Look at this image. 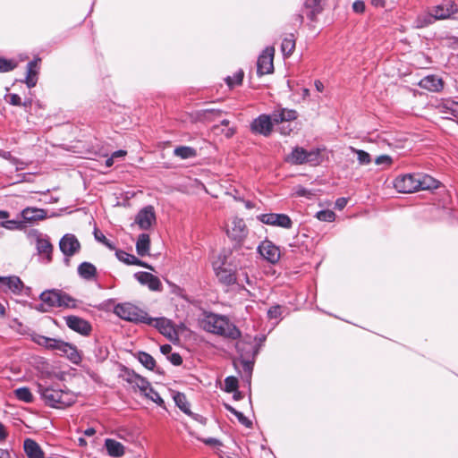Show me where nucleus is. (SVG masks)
Segmentation results:
<instances>
[{"mask_svg": "<svg viewBox=\"0 0 458 458\" xmlns=\"http://www.w3.org/2000/svg\"><path fill=\"white\" fill-rule=\"evenodd\" d=\"M316 217L324 222H333L335 218V214L332 210H320L317 213Z\"/></svg>", "mask_w": 458, "mask_h": 458, "instance_id": "nucleus-46", "label": "nucleus"}, {"mask_svg": "<svg viewBox=\"0 0 458 458\" xmlns=\"http://www.w3.org/2000/svg\"><path fill=\"white\" fill-rule=\"evenodd\" d=\"M78 274L85 280H91L97 274V268L93 264L85 261L79 265Z\"/></svg>", "mask_w": 458, "mask_h": 458, "instance_id": "nucleus-30", "label": "nucleus"}, {"mask_svg": "<svg viewBox=\"0 0 458 458\" xmlns=\"http://www.w3.org/2000/svg\"><path fill=\"white\" fill-rule=\"evenodd\" d=\"M21 220L26 223H35L38 221L44 220L47 217V211L43 208H26L21 210L20 214Z\"/></svg>", "mask_w": 458, "mask_h": 458, "instance_id": "nucleus-20", "label": "nucleus"}, {"mask_svg": "<svg viewBox=\"0 0 458 458\" xmlns=\"http://www.w3.org/2000/svg\"><path fill=\"white\" fill-rule=\"evenodd\" d=\"M236 349L238 353L240 354V359H242L243 353H248L249 358L252 359H255L259 353V347L257 345H254V343L251 340L247 341L246 339H243L242 341H239L236 344Z\"/></svg>", "mask_w": 458, "mask_h": 458, "instance_id": "nucleus-25", "label": "nucleus"}, {"mask_svg": "<svg viewBox=\"0 0 458 458\" xmlns=\"http://www.w3.org/2000/svg\"><path fill=\"white\" fill-rule=\"evenodd\" d=\"M456 12L457 9L451 0L444 1L442 4L435 6L431 11L437 20L447 19Z\"/></svg>", "mask_w": 458, "mask_h": 458, "instance_id": "nucleus-19", "label": "nucleus"}, {"mask_svg": "<svg viewBox=\"0 0 458 458\" xmlns=\"http://www.w3.org/2000/svg\"><path fill=\"white\" fill-rule=\"evenodd\" d=\"M16 66V62L0 57V72H11L14 70Z\"/></svg>", "mask_w": 458, "mask_h": 458, "instance_id": "nucleus-42", "label": "nucleus"}, {"mask_svg": "<svg viewBox=\"0 0 458 458\" xmlns=\"http://www.w3.org/2000/svg\"><path fill=\"white\" fill-rule=\"evenodd\" d=\"M28 237L35 241L36 249L38 253L46 259L47 263L52 261L53 245L50 242L49 237L43 234L37 229H31L28 233Z\"/></svg>", "mask_w": 458, "mask_h": 458, "instance_id": "nucleus-7", "label": "nucleus"}, {"mask_svg": "<svg viewBox=\"0 0 458 458\" xmlns=\"http://www.w3.org/2000/svg\"><path fill=\"white\" fill-rule=\"evenodd\" d=\"M174 401L176 406L185 414L191 415V411L190 410V403L187 401V398L184 394L176 392L173 395Z\"/></svg>", "mask_w": 458, "mask_h": 458, "instance_id": "nucleus-32", "label": "nucleus"}, {"mask_svg": "<svg viewBox=\"0 0 458 458\" xmlns=\"http://www.w3.org/2000/svg\"><path fill=\"white\" fill-rule=\"evenodd\" d=\"M235 416L239 422L244 425L246 428H250L252 427V422L247 417H245L242 412L239 411Z\"/></svg>", "mask_w": 458, "mask_h": 458, "instance_id": "nucleus-53", "label": "nucleus"}, {"mask_svg": "<svg viewBox=\"0 0 458 458\" xmlns=\"http://www.w3.org/2000/svg\"><path fill=\"white\" fill-rule=\"evenodd\" d=\"M351 149L357 154L358 161L360 165H368L371 162L370 156L368 152L354 148H351Z\"/></svg>", "mask_w": 458, "mask_h": 458, "instance_id": "nucleus-45", "label": "nucleus"}, {"mask_svg": "<svg viewBox=\"0 0 458 458\" xmlns=\"http://www.w3.org/2000/svg\"><path fill=\"white\" fill-rule=\"evenodd\" d=\"M295 193L300 197H310L311 195L310 191L302 186H298Z\"/></svg>", "mask_w": 458, "mask_h": 458, "instance_id": "nucleus-59", "label": "nucleus"}, {"mask_svg": "<svg viewBox=\"0 0 458 458\" xmlns=\"http://www.w3.org/2000/svg\"><path fill=\"white\" fill-rule=\"evenodd\" d=\"M105 446L108 455L111 457H122L124 454L123 445L114 439H106Z\"/></svg>", "mask_w": 458, "mask_h": 458, "instance_id": "nucleus-27", "label": "nucleus"}, {"mask_svg": "<svg viewBox=\"0 0 458 458\" xmlns=\"http://www.w3.org/2000/svg\"><path fill=\"white\" fill-rule=\"evenodd\" d=\"M201 327L209 333L236 340L241 336V331L227 317L215 313H205L200 319Z\"/></svg>", "mask_w": 458, "mask_h": 458, "instance_id": "nucleus-3", "label": "nucleus"}, {"mask_svg": "<svg viewBox=\"0 0 458 458\" xmlns=\"http://www.w3.org/2000/svg\"><path fill=\"white\" fill-rule=\"evenodd\" d=\"M64 319L69 328L82 335H89L91 332L90 324L81 318L76 316H67L64 318Z\"/></svg>", "mask_w": 458, "mask_h": 458, "instance_id": "nucleus-16", "label": "nucleus"}, {"mask_svg": "<svg viewBox=\"0 0 458 458\" xmlns=\"http://www.w3.org/2000/svg\"><path fill=\"white\" fill-rule=\"evenodd\" d=\"M168 360H170V362L172 364H174L175 366H179L182 362V359L181 355L177 352L171 353L168 356Z\"/></svg>", "mask_w": 458, "mask_h": 458, "instance_id": "nucleus-57", "label": "nucleus"}, {"mask_svg": "<svg viewBox=\"0 0 458 458\" xmlns=\"http://www.w3.org/2000/svg\"><path fill=\"white\" fill-rule=\"evenodd\" d=\"M23 450L28 458H45V453L40 445L31 438L23 441Z\"/></svg>", "mask_w": 458, "mask_h": 458, "instance_id": "nucleus-23", "label": "nucleus"}, {"mask_svg": "<svg viewBox=\"0 0 458 458\" xmlns=\"http://www.w3.org/2000/svg\"><path fill=\"white\" fill-rule=\"evenodd\" d=\"M283 109L274 112L273 114L270 116L272 123H279L284 122V117H283Z\"/></svg>", "mask_w": 458, "mask_h": 458, "instance_id": "nucleus-54", "label": "nucleus"}, {"mask_svg": "<svg viewBox=\"0 0 458 458\" xmlns=\"http://www.w3.org/2000/svg\"><path fill=\"white\" fill-rule=\"evenodd\" d=\"M193 420L200 422V423H205V420L206 419L204 417H202L201 415L199 414H196V413H193L191 412V415H190Z\"/></svg>", "mask_w": 458, "mask_h": 458, "instance_id": "nucleus-64", "label": "nucleus"}, {"mask_svg": "<svg viewBox=\"0 0 458 458\" xmlns=\"http://www.w3.org/2000/svg\"><path fill=\"white\" fill-rule=\"evenodd\" d=\"M274 54L275 48L273 47H267L264 49L261 55L258 58L257 62V73L259 76L269 74L274 70Z\"/></svg>", "mask_w": 458, "mask_h": 458, "instance_id": "nucleus-9", "label": "nucleus"}, {"mask_svg": "<svg viewBox=\"0 0 458 458\" xmlns=\"http://www.w3.org/2000/svg\"><path fill=\"white\" fill-rule=\"evenodd\" d=\"M0 226L5 228L7 230L14 231H21L26 225H24V221L22 220H6L0 223Z\"/></svg>", "mask_w": 458, "mask_h": 458, "instance_id": "nucleus-39", "label": "nucleus"}, {"mask_svg": "<svg viewBox=\"0 0 458 458\" xmlns=\"http://www.w3.org/2000/svg\"><path fill=\"white\" fill-rule=\"evenodd\" d=\"M126 151L125 150H116L114 151L111 156L113 157L114 159H116V158H120V157H123L126 156Z\"/></svg>", "mask_w": 458, "mask_h": 458, "instance_id": "nucleus-62", "label": "nucleus"}, {"mask_svg": "<svg viewBox=\"0 0 458 458\" xmlns=\"http://www.w3.org/2000/svg\"><path fill=\"white\" fill-rule=\"evenodd\" d=\"M156 221V214L152 206L143 208L136 216L135 222L142 230H148Z\"/></svg>", "mask_w": 458, "mask_h": 458, "instance_id": "nucleus-15", "label": "nucleus"}, {"mask_svg": "<svg viewBox=\"0 0 458 458\" xmlns=\"http://www.w3.org/2000/svg\"><path fill=\"white\" fill-rule=\"evenodd\" d=\"M138 360L148 369L153 370L156 366L155 359L145 352H139L137 353Z\"/></svg>", "mask_w": 458, "mask_h": 458, "instance_id": "nucleus-36", "label": "nucleus"}, {"mask_svg": "<svg viewBox=\"0 0 458 458\" xmlns=\"http://www.w3.org/2000/svg\"><path fill=\"white\" fill-rule=\"evenodd\" d=\"M160 351L163 354H169L172 351V346L170 344H164L160 347Z\"/></svg>", "mask_w": 458, "mask_h": 458, "instance_id": "nucleus-63", "label": "nucleus"}, {"mask_svg": "<svg viewBox=\"0 0 458 458\" xmlns=\"http://www.w3.org/2000/svg\"><path fill=\"white\" fill-rule=\"evenodd\" d=\"M243 72L242 70L236 72L233 76H228L226 79H225V81H226V84L230 87V88H233L236 85H240L242 81V79H243Z\"/></svg>", "mask_w": 458, "mask_h": 458, "instance_id": "nucleus-41", "label": "nucleus"}, {"mask_svg": "<svg viewBox=\"0 0 458 458\" xmlns=\"http://www.w3.org/2000/svg\"><path fill=\"white\" fill-rule=\"evenodd\" d=\"M38 391L46 404L53 408H64L75 402V395L70 391L42 386H38Z\"/></svg>", "mask_w": 458, "mask_h": 458, "instance_id": "nucleus-5", "label": "nucleus"}, {"mask_svg": "<svg viewBox=\"0 0 458 458\" xmlns=\"http://www.w3.org/2000/svg\"><path fill=\"white\" fill-rule=\"evenodd\" d=\"M59 248L64 255V263L66 266L70 265V258L79 252L81 243L75 235L67 233L64 235L59 242Z\"/></svg>", "mask_w": 458, "mask_h": 458, "instance_id": "nucleus-8", "label": "nucleus"}, {"mask_svg": "<svg viewBox=\"0 0 458 458\" xmlns=\"http://www.w3.org/2000/svg\"><path fill=\"white\" fill-rule=\"evenodd\" d=\"M295 49V39L293 34L286 36L281 44V50L284 56H290Z\"/></svg>", "mask_w": 458, "mask_h": 458, "instance_id": "nucleus-34", "label": "nucleus"}, {"mask_svg": "<svg viewBox=\"0 0 458 458\" xmlns=\"http://www.w3.org/2000/svg\"><path fill=\"white\" fill-rule=\"evenodd\" d=\"M320 1L321 0H306L305 1V7L307 9H309V13H307V16L310 19V20H313L314 17L316 16V14L320 12L321 8H320Z\"/></svg>", "mask_w": 458, "mask_h": 458, "instance_id": "nucleus-38", "label": "nucleus"}, {"mask_svg": "<svg viewBox=\"0 0 458 458\" xmlns=\"http://www.w3.org/2000/svg\"><path fill=\"white\" fill-rule=\"evenodd\" d=\"M94 236L98 242L103 243L109 250H115V245L114 242L109 241L101 232L98 231L97 229L94 232Z\"/></svg>", "mask_w": 458, "mask_h": 458, "instance_id": "nucleus-43", "label": "nucleus"}, {"mask_svg": "<svg viewBox=\"0 0 458 458\" xmlns=\"http://www.w3.org/2000/svg\"><path fill=\"white\" fill-rule=\"evenodd\" d=\"M32 341L47 349L53 350L58 339L47 337L38 334H33L31 335Z\"/></svg>", "mask_w": 458, "mask_h": 458, "instance_id": "nucleus-33", "label": "nucleus"}, {"mask_svg": "<svg viewBox=\"0 0 458 458\" xmlns=\"http://www.w3.org/2000/svg\"><path fill=\"white\" fill-rule=\"evenodd\" d=\"M306 163H309L312 165H317L322 161L321 150L319 148H315L310 151L306 150Z\"/></svg>", "mask_w": 458, "mask_h": 458, "instance_id": "nucleus-40", "label": "nucleus"}, {"mask_svg": "<svg viewBox=\"0 0 458 458\" xmlns=\"http://www.w3.org/2000/svg\"><path fill=\"white\" fill-rule=\"evenodd\" d=\"M39 299L41 303L37 307V310L41 312H47L53 308L70 309L76 307V300L59 290H46L40 294Z\"/></svg>", "mask_w": 458, "mask_h": 458, "instance_id": "nucleus-4", "label": "nucleus"}, {"mask_svg": "<svg viewBox=\"0 0 458 458\" xmlns=\"http://www.w3.org/2000/svg\"><path fill=\"white\" fill-rule=\"evenodd\" d=\"M150 246L149 235L147 233H141L139 235V238L136 242V250L137 253L144 257L148 254Z\"/></svg>", "mask_w": 458, "mask_h": 458, "instance_id": "nucleus-31", "label": "nucleus"}, {"mask_svg": "<svg viewBox=\"0 0 458 458\" xmlns=\"http://www.w3.org/2000/svg\"><path fill=\"white\" fill-rule=\"evenodd\" d=\"M135 385L142 394H145L151 387L149 382L140 376L136 377Z\"/></svg>", "mask_w": 458, "mask_h": 458, "instance_id": "nucleus-47", "label": "nucleus"}, {"mask_svg": "<svg viewBox=\"0 0 458 458\" xmlns=\"http://www.w3.org/2000/svg\"><path fill=\"white\" fill-rule=\"evenodd\" d=\"M258 219L263 224L279 226L289 229L293 225L291 218L285 214H262L258 216Z\"/></svg>", "mask_w": 458, "mask_h": 458, "instance_id": "nucleus-10", "label": "nucleus"}, {"mask_svg": "<svg viewBox=\"0 0 458 458\" xmlns=\"http://www.w3.org/2000/svg\"><path fill=\"white\" fill-rule=\"evenodd\" d=\"M231 255L233 259L228 260L226 251L224 250L219 254L218 261L213 263V268L217 279L225 285H231L235 283L240 284V275L236 276L234 270L237 268L242 269V267H245V262L243 261L244 256H242V259H237L239 255L237 250L232 251Z\"/></svg>", "mask_w": 458, "mask_h": 458, "instance_id": "nucleus-1", "label": "nucleus"}, {"mask_svg": "<svg viewBox=\"0 0 458 458\" xmlns=\"http://www.w3.org/2000/svg\"><path fill=\"white\" fill-rule=\"evenodd\" d=\"M346 205H347V199H345V198H339L335 201V208H338L339 210L345 208Z\"/></svg>", "mask_w": 458, "mask_h": 458, "instance_id": "nucleus-61", "label": "nucleus"}, {"mask_svg": "<svg viewBox=\"0 0 458 458\" xmlns=\"http://www.w3.org/2000/svg\"><path fill=\"white\" fill-rule=\"evenodd\" d=\"M436 20L437 19H435L433 13H430L428 15H425L422 17H418L417 24H418V27H425V26L431 24Z\"/></svg>", "mask_w": 458, "mask_h": 458, "instance_id": "nucleus-49", "label": "nucleus"}, {"mask_svg": "<svg viewBox=\"0 0 458 458\" xmlns=\"http://www.w3.org/2000/svg\"><path fill=\"white\" fill-rule=\"evenodd\" d=\"M115 256L120 261H122L127 265H136L139 267L152 269V267L148 265L146 262L141 261L134 255L129 254L123 250H116Z\"/></svg>", "mask_w": 458, "mask_h": 458, "instance_id": "nucleus-26", "label": "nucleus"}, {"mask_svg": "<svg viewBox=\"0 0 458 458\" xmlns=\"http://www.w3.org/2000/svg\"><path fill=\"white\" fill-rule=\"evenodd\" d=\"M114 313L120 318L133 323L145 324L151 321L150 317L146 311L130 302L115 305Z\"/></svg>", "mask_w": 458, "mask_h": 458, "instance_id": "nucleus-6", "label": "nucleus"}, {"mask_svg": "<svg viewBox=\"0 0 458 458\" xmlns=\"http://www.w3.org/2000/svg\"><path fill=\"white\" fill-rule=\"evenodd\" d=\"M375 163L377 165H389L392 164V157L388 155H381L376 158Z\"/></svg>", "mask_w": 458, "mask_h": 458, "instance_id": "nucleus-52", "label": "nucleus"}, {"mask_svg": "<svg viewBox=\"0 0 458 458\" xmlns=\"http://www.w3.org/2000/svg\"><path fill=\"white\" fill-rule=\"evenodd\" d=\"M14 394L18 400L25 402L27 403H32L33 401V395L28 387L23 386L15 389Z\"/></svg>", "mask_w": 458, "mask_h": 458, "instance_id": "nucleus-37", "label": "nucleus"}, {"mask_svg": "<svg viewBox=\"0 0 458 458\" xmlns=\"http://www.w3.org/2000/svg\"><path fill=\"white\" fill-rule=\"evenodd\" d=\"M174 154L182 159H188L194 157L197 155V152L191 147L181 146L174 148Z\"/></svg>", "mask_w": 458, "mask_h": 458, "instance_id": "nucleus-35", "label": "nucleus"}, {"mask_svg": "<svg viewBox=\"0 0 458 458\" xmlns=\"http://www.w3.org/2000/svg\"><path fill=\"white\" fill-rule=\"evenodd\" d=\"M250 127L252 131L268 136L272 131L273 124L269 115L261 114L251 123Z\"/></svg>", "mask_w": 458, "mask_h": 458, "instance_id": "nucleus-17", "label": "nucleus"}, {"mask_svg": "<svg viewBox=\"0 0 458 458\" xmlns=\"http://www.w3.org/2000/svg\"><path fill=\"white\" fill-rule=\"evenodd\" d=\"M144 395L158 405H162L164 403V401L159 395V394L157 391H155L152 388V386Z\"/></svg>", "mask_w": 458, "mask_h": 458, "instance_id": "nucleus-48", "label": "nucleus"}, {"mask_svg": "<svg viewBox=\"0 0 458 458\" xmlns=\"http://www.w3.org/2000/svg\"><path fill=\"white\" fill-rule=\"evenodd\" d=\"M445 108L446 109V114L454 116V118H458V102L450 101L445 105Z\"/></svg>", "mask_w": 458, "mask_h": 458, "instance_id": "nucleus-50", "label": "nucleus"}, {"mask_svg": "<svg viewBox=\"0 0 458 458\" xmlns=\"http://www.w3.org/2000/svg\"><path fill=\"white\" fill-rule=\"evenodd\" d=\"M40 61L41 59L37 57L34 60L29 62L27 64V72L24 82L30 89L35 87L38 82V74Z\"/></svg>", "mask_w": 458, "mask_h": 458, "instance_id": "nucleus-22", "label": "nucleus"}, {"mask_svg": "<svg viewBox=\"0 0 458 458\" xmlns=\"http://www.w3.org/2000/svg\"><path fill=\"white\" fill-rule=\"evenodd\" d=\"M306 157V150L303 148L295 147L285 160L293 165H302L307 162Z\"/></svg>", "mask_w": 458, "mask_h": 458, "instance_id": "nucleus-28", "label": "nucleus"}, {"mask_svg": "<svg viewBox=\"0 0 458 458\" xmlns=\"http://www.w3.org/2000/svg\"><path fill=\"white\" fill-rule=\"evenodd\" d=\"M238 388V380L234 377H227L225 379V391L227 393H233Z\"/></svg>", "mask_w": 458, "mask_h": 458, "instance_id": "nucleus-44", "label": "nucleus"}, {"mask_svg": "<svg viewBox=\"0 0 458 458\" xmlns=\"http://www.w3.org/2000/svg\"><path fill=\"white\" fill-rule=\"evenodd\" d=\"M282 308L279 305L272 306L268 311L267 316L270 319L272 318H278L282 315Z\"/></svg>", "mask_w": 458, "mask_h": 458, "instance_id": "nucleus-51", "label": "nucleus"}, {"mask_svg": "<svg viewBox=\"0 0 458 458\" xmlns=\"http://www.w3.org/2000/svg\"><path fill=\"white\" fill-rule=\"evenodd\" d=\"M439 182L423 173L405 174L397 176L394 187L398 192L411 193L419 191H429L438 188Z\"/></svg>", "mask_w": 458, "mask_h": 458, "instance_id": "nucleus-2", "label": "nucleus"}, {"mask_svg": "<svg viewBox=\"0 0 458 458\" xmlns=\"http://www.w3.org/2000/svg\"><path fill=\"white\" fill-rule=\"evenodd\" d=\"M352 9L357 13H361L365 10V4L361 0H357L352 4Z\"/></svg>", "mask_w": 458, "mask_h": 458, "instance_id": "nucleus-58", "label": "nucleus"}, {"mask_svg": "<svg viewBox=\"0 0 458 458\" xmlns=\"http://www.w3.org/2000/svg\"><path fill=\"white\" fill-rule=\"evenodd\" d=\"M23 286L22 281L16 276H0V287L4 291L10 290L12 293L19 294L21 293Z\"/></svg>", "mask_w": 458, "mask_h": 458, "instance_id": "nucleus-21", "label": "nucleus"}, {"mask_svg": "<svg viewBox=\"0 0 458 458\" xmlns=\"http://www.w3.org/2000/svg\"><path fill=\"white\" fill-rule=\"evenodd\" d=\"M9 103L13 106H27V103H21V98L19 95L17 94H11L9 96Z\"/></svg>", "mask_w": 458, "mask_h": 458, "instance_id": "nucleus-55", "label": "nucleus"}, {"mask_svg": "<svg viewBox=\"0 0 458 458\" xmlns=\"http://www.w3.org/2000/svg\"><path fill=\"white\" fill-rule=\"evenodd\" d=\"M227 235L235 242H242L247 236V228L243 219L234 217L227 228Z\"/></svg>", "mask_w": 458, "mask_h": 458, "instance_id": "nucleus-14", "label": "nucleus"}, {"mask_svg": "<svg viewBox=\"0 0 458 458\" xmlns=\"http://www.w3.org/2000/svg\"><path fill=\"white\" fill-rule=\"evenodd\" d=\"M11 163L15 165L17 171L23 170L25 168V163L16 157H12Z\"/></svg>", "mask_w": 458, "mask_h": 458, "instance_id": "nucleus-60", "label": "nucleus"}, {"mask_svg": "<svg viewBox=\"0 0 458 458\" xmlns=\"http://www.w3.org/2000/svg\"><path fill=\"white\" fill-rule=\"evenodd\" d=\"M420 87L429 91L438 92L443 87L444 83L441 78L437 75H428L420 80Z\"/></svg>", "mask_w": 458, "mask_h": 458, "instance_id": "nucleus-24", "label": "nucleus"}, {"mask_svg": "<svg viewBox=\"0 0 458 458\" xmlns=\"http://www.w3.org/2000/svg\"><path fill=\"white\" fill-rule=\"evenodd\" d=\"M53 350L56 351L58 354L66 357L74 364H78L81 360L77 348L63 340L58 339Z\"/></svg>", "mask_w": 458, "mask_h": 458, "instance_id": "nucleus-11", "label": "nucleus"}, {"mask_svg": "<svg viewBox=\"0 0 458 458\" xmlns=\"http://www.w3.org/2000/svg\"><path fill=\"white\" fill-rule=\"evenodd\" d=\"M150 322H146V325L155 327L163 335L172 339L175 335V330L172 321L166 318H151Z\"/></svg>", "mask_w": 458, "mask_h": 458, "instance_id": "nucleus-12", "label": "nucleus"}, {"mask_svg": "<svg viewBox=\"0 0 458 458\" xmlns=\"http://www.w3.org/2000/svg\"><path fill=\"white\" fill-rule=\"evenodd\" d=\"M134 277L144 285L152 291H160L162 289V284L159 278L148 272H137L134 274Z\"/></svg>", "mask_w": 458, "mask_h": 458, "instance_id": "nucleus-18", "label": "nucleus"}, {"mask_svg": "<svg viewBox=\"0 0 458 458\" xmlns=\"http://www.w3.org/2000/svg\"><path fill=\"white\" fill-rule=\"evenodd\" d=\"M254 360H255V359L249 358L248 353L247 354L243 353L242 359H239L238 361H234L235 367L238 366V362L240 363V365L242 366V370L245 374V377L249 383H250V377H251L252 370H253Z\"/></svg>", "mask_w": 458, "mask_h": 458, "instance_id": "nucleus-29", "label": "nucleus"}, {"mask_svg": "<svg viewBox=\"0 0 458 458\" xmlns=\"http://www.w3.org/2000/svg\"><path fill=\"white\" fill-rule=\"evenodd\" d=\"M283 117H284V122L285 121H293L294 119H296L297 117V113L296 111L294 110H292V109H283Z\"/></svg>", "mask_w": 458, "mask_h": 458, "instance_id": "nucleus-56", "label": "nucleus"}, {"mask_svg": "<svg viewBox=\"0 0 458 458\" xmlns=\"http://www.w3.org/2000/svg\"><path fill=\"white\" fill-rule=\"evenodd\" d=\"M258 250L259 254L270 263H276L280 259L278 247L270 241L262 242L259 245Z\"/></svg>", "mask_w": 458, "mask_h": 458, "instance_id": "nucleus-13", "label": "nucleus"}]
</instances>
